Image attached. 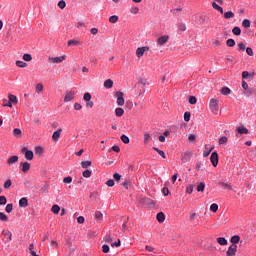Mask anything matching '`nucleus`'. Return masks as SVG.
I'll use <instances>...</instances> for the list:
<instances>
[{
	"instance_id": "c756f323",
	"label": "nucleus",
	"mask_w": 256,
	"mask_h": 256,
	"mask_svg": "<svg viewBox=\"0 0 256 256\" xmlns=\"http://www.w3.org/2000/svg\"><path fill=\"white\" fill-rule=\"evenodd\" d=\"M242 26H243L245 29H249V27H251V21H250L249 19L243 20Z\"/></svg>"
},
{
	"instance_id": "13d9d810",
	"label": "nucleus",
	"mask_w": 256,
	"mask_h": 256,
	"mask_svg": "<svg viewBox=\"0 0 256 256\" xmlns=\"http://www.w3.org/2000/svg\"><path fill=\"white\" fill-rule=\"evenodd\" d=\"M253 75H251L248 71H243L242 72V79H247V77H252Z\"/></svg>"
},
{
	"instance_id": "20e7f679",
	"label": "nucleus",
	"mask_w": 256,
	"mask_h": 256,
	"mask_svg": "<svg viewBox=\"0 0 256 256\" xmlns=\"http://www.w3.org/2000/svg\"><path fill=\"white\" fill-rule=\"evenodd\" d=\"M210 161L213 167H217V165H219V154H217V152H212L210 156Z\"/></svg>"
},
{
	"instance_id": "338daca9",
	"label": "nucleus",
	"mask_w": 256,
	"mask_h": 256,
	"mask_svg": "<svg viewBox=\"0 0 256 256\" xmlns=\"http://www.w3.org/2000/svg\"><path fill=\"white\" fill-rule=\"evenodd\" d=\"M102 251H103V253H109V245L104 244V245L102 246Z\"/></svg>"
},
{
	"instance_id": "2f4dec72",
	"label": "nucleus",
	"mask_w": 256,
	"mask_h": 256,
	"mask_svg": "<svg viewBox=\"0 0 256 256\" xmlns=\"http://www.w3.org/2000/svg\"><path fill=\"white\" fill-rule=\"evenodd\" d=\"M221 93L222 95H231V89H229V87H223Z\"/></svg>"
},
{
	"instance_id": "4be33fe9",
	"label": "nucleus",
	"mask_w": 256,
	"mask_h": 256,
	"mask_svg": "<svg viewBox=\"0 0 256 256\" xmlns=\"http://www.w3.org/2000/svg\"><path fill=\"white\" fill-rule=\"evenodd\" d=\"M240 240H241V237H239V235H234L230 239L232 245H237V243H239Z\"/></svg>"
},
{
	"instance_id": "cd10ccee",
	"label": "nucleus",
	"mask_w": 256,
	"mask_h": 256,
	"mask_svg": "<svg viewBox=\"0 0 256 256\" xmlns=\"http://www.w3.org/2000/svg\"><path fill=\"white\" fill-rule=\"evenodd\" d=\"M197 191L198 193H203V191H205V182H201L200 184H198Z\"/></svg>"
},
{
	"instance_id": "393cba45",
	"label": "nucleus",
	"mask_w": 256,
	"mask_h": 256,
	"mask_svg": "<svg viewBox=\"0 0 256 256\" xmlns=\"http://www.w3.org/2000/svg\"><path fill=\"white\" fill-rule=\"evenodd\" d=\"M80 165H81L82 169H87L88 167H91L92 162L89 161V160H87V161H82Z\"/></svg>"
},
{
	"instance_id": "4c0bfd02",
	"label": "nucleus",
	"mask_w": 256,
	"mask_h": 256,
	"mask_svg": "<svg viewBox=\"0 0 256 256\" xmlns=\"http://www.w3.org/2000/svg\"><path fill=\"white\" fill-rule=\"evenodd\" d=\"M228 139L226 136H222L221 138H219L218 143L219 145H225V143H227Z\"/></svg>"
},
{
	"instance_id": "7ed1b4c3",
	"label": "nucleus",
	"mask_w": 256,
	"mask_h": 256,
	"mask_svg": "<svg viewBox=\"0 0 256 256\" xmlns=\"http://www.w3.org/2000/svg\"><path fill=\"white\" fill-rule=\"evenodd\" d=\"M115 97L117 99V105L123 107V105H125V98H123V92H116Z\"/></svg>"
},
{
	"instance_id": "603ef678",
	"label": "nucleus",
	"mask_w": 256,
	"mask_h": 256,
	"mask_svg": "<svg viewBox=\"0 0 256 256\" xmlns=\"http://www.w3.org/2000/svg\"><path fill=\"white\" fill-rule=\"evenodd\" d=\"M106 185L108 187H114L115 186V180L114 179L107 180Z\"/></svg>"
},
{
	"instance_id": "c85d7f7f",
	"label": "nucleus",
	"mask_w": 256,
	"mask_h": 256,
	"mask_svg": "<svg viewBox=\"0 0 256 256\" xmlns=\"http://www.w3.org/2000/svg\"><path fill=\"white\" fill-rule=\"evenodd\" d=\"M51 211L54 215H57L59 214V211H61V207H59V205H53Z\"/></svg>"
},
{
	"instance_id": "7c9ffc66",
	"label": "nucleus",
	"mask_w": 256,
	"mask_h": 256,
	"mask_svg": "<svg viewBox=\"0 0 256 256\" xmlns=\"http://www.w3.org/2000/svg\"><path fill=\"white\" fill-rule=\"evenodd\" d=\"M232 33H233V35H236V36L241 35V28H239L238 26H235V27L232 29Z\"/></svg>"
},
{
	"instance_id": "49530a36",
	"label": "nucleus",
	"mask_w": 256,
	"mask_h": 256,
	"mask_svg": "<svg viewBox=\"0 0 256 256\" xmlns=\"http://www.w3.org/2000/svg\"><path fill=\"white\" fill-rule=\"evenodd\" d=\"M184 121L188 123V121H191V113L190 112H185L184 113Z\"/></svg>"
},
{
	"instance_id": "69168bd1",
	"label": "nucleus",
	"mask_w": 256,
	"mask_h": 256,
	"mask_svg": "<svg viewBox=\"0 0 256 256\" xmlns=\"http://www.w3.org/2000/svg\"><path fill=\"white\" fill-rule=\"evenodd\" d=\"M246 53L247 55H249L250 57H253V49L251 47H247L246 48Z\"/></svg>"
},
{
	"instance_id": "4d7b16f0",
	"label": "nucleus",
	"mask_w": 256,
	"mask_h": 256,
	"mask_svg": "<svg viewBox=\"0 0 256 256\" xmlns=\"http://www.w3.org/2000/svg\"><path fill=\"white\" fill-rule=\"evenodd\" d=\"M0 205H7V198L5 196H0Z\"/></svg>"
},
{
	"instance_id": "864d4df0",
	"label": "nucleus",
	"mask_w": 256,
	"mask_h": 256,
	"mask_svg": "<svg viewBox=\"0 0 256 256\" xmlns=\"http://www.w3.org/2000/svg\"><path fill=\"white\" fill-rule=\"evenodd\" d=\"M5 211L6 213H11V211H13V204H7Z\"/></svg>"
},
{
	"instance_id": "5701e85b",
	"label": "nucleus",
	"mask_w": 256,
	"mask_h": 256,
	"mask_svg": "<svg viewBox=\"0 0 256 256\" xmlns=\"http://www.w3.org/2000/svg\"><path fill=\"white\" fill-rule=\"evenodd\" d=\"M224 19H233L235 17V13L233 11H227L223 15Z\"/></svg>"
},
{
	"instance_id": "c03bdc74",
	"label": "nucleus",
	"mask_w": 256,
	"mask_h": 256,
	"mask_svg": "<svg viewBox=\"0 0 256 256\" xmlns=\"http://www.w3.org/2000/svg\"><path fill=\"white\" fill-rule=\"evenodd\" d=\"M149 139H151V134L145 133L144 134V144L147 145L149 143Z\"/></svg>"
},
{
	"instance_id": "e433bc0d",
	"label": "nucleus",
	"mask_w": 256,
	"mask_h": 256,
	"mask_svg": "<svg viewBox=\"0 0 256 256\" xmlns=\"http://www.w3.org/2000/svg\"><path fill=\"white\" fill-rule=\"evenodd\" d=\"M119 21V16L113 15L109 18V23H117Z\"/></svg>"
},
{
	"instance_id": "72a5a7b5",
	"label": "nucleus",
	"mask_w": 256,
	"mask_h": 256,
	"mask_svg": "<svg viewBox=\"0 0 256 256\" xmlns=\"http://www.w3.org/2000/svg\"><path fill=\"white\" fill-rule=\"evenodd\" d=\"M16 65H17V67H20L22 69L27 67V63L24 61H21V60L16 61Z\"/></svg>"
},
{
	"instance_id": "1a4fd4ad",
	"label": "nucleus",
	"mask_w": 256,
	"mask_h": 256,
	"mask_svg": "<svg viewBox=\"0 0 256 256\" xmlns=\"http://www.w3.org/2000/svg\"><path fill=\"white\" fill-rule=\"evenodd\" d=\"M61 133H63V129H61V128H59L57 131L53 132L52 141H55V143H57V141H59V139L61 138Z\"/></svg>"
},
{
	"instance_id": "412c9836",
	"label": "nucleus",
	"mask_w": 256,
	"mask_h": 256,
	"mask_svg": "<svg viewBox=\"0 0 256 256\" xmlns=\"http://www.w3.org/2000/svg\"><path fill=\"white\" fill-rule=\"evenodd\" d=\"M212 7H213V9H216V11H219V13H221V15H223V7H221V6H219L218 4H217V2H213L212 3Z\"/></svg>"
},
{
	"instance_id": "6e6d98bb",
	"label": "nucleus",
	"mask_w": 256,
	"mask_h": 256,
	"mask_svg": "<svg viewBox=\"0 0 256 256\" xmlns=\"http://www.w3.org/2000/svg\"><path fill=\"white\" fill-rule=\"evenodd\" d=\"M36 155H41L43 153V148L41 146H37L35 148Z\"/></svg>"
},
{
	"instance_id": "f3484780",
	"label": "nucleus",
	"mask_w": 256,
	"mask_h": 256,
	"mask_svg": "<svg viewBox=\"0 0 256 256\" xmlns=\"http://www.w3.org/2000/svg\"><path fill=\"white\" fill-rule=\"evenodd\" d=\"M24 156H25V159H27V161H33V157H34L33 151L31 150L26 151Z\"/></svg>"
},
{
	"instance_id": "a19ab883",
	"label": "nucleus",
	"mask_w": 256,
	"mask_h": 256,
	"mask_svg": "<svg viewBox=\"0 0 256 256\" xmlns=\"http://www.w3.org/2000/svg\"><path fill=\"white\" fill-rule=\"evenodd\" d=\"M255 93H256V91H255V89H253V88H247V89H246V94H247L249 97H251V95H255Z\"/></svg>"
},
{
	"instance_id": "3c124183",
	"label": "nucleus",
	"mask_w": 256,
	"mask_h": 256,
	"mask_svg": "<svg viewBox=\"0 0 256 256\" xmlns=\"http://www.w3.org/2000/svg\"><path fill=\"white\" fill-rule=\"evenodd\" d=\"M189 103L190 105H195V103H197V98L195 96H190Z\"/></svg>"
},
{
	"instance_id": "dca6fc26",
	"label": "nucleus",
	"mask_w": 256,
	"mask_h": 256,
	"mask_svg": "<svg viewBox=\"0 0 256 256\" xmlns=\"http://www.w3.org/2000/svg\"><path fill=\"white\" fill-rule=\"evenodd\" d=\"M29 205V201L27 198L23 197L19 200V207H27Z\"/></svg>"
},
{
	"instance_id": "39448f33",
	"label": "nucleus",
	"mask_w": 256,
	"mask_h": 256,
	"mask_svg": "<svg viewBox=\"0 0 256 256\" xmlns=\"http://www.w3.org/2000/svg\"><path fill=\"white\" fill-rule=\"evenodd\" d=\"M227 256L237 255V244H231L226 252Z\"/></svg>"
},
{
	"instance_id": "6ab92c4d",
	"label": "nucleus",
	"mask_w": 256,
	"mask_h": 256,
	"mask_svg": "<svg viewBox=\"0 0 256 256\" xmlns=\"http://www.w3.org/2000/svg\"><path fill=\"white\" fill-rule=\"evenodd\" d=\"M237 132L240 135H247L249 133V129L245 128V127H238L237 128Z\"/></svg>"
},
{
	"instance_id": "052dcab7",
	"label": "nucleus",
	"mask_w": 256,
	"mask_h": 256,
	"mask_svg": "<svg viewBox=\"0 0 256 256\" xmlns=\"http://www.w3.org/2000/svg\"><path fill=\"white\" fill-rule=\"evenodd\" d=\"M130 13H133V15H137V13H139V7H132L130 9Z\"/></svg>"
},
{
	"instance_id": "a211bd4d",
	"label": "nucleus",
	"mask_w": 256,
	"mask_h": 256,
	"mask_svg": "<svg viewBox=\"0 0 256 256\" xmlns=\"http://www.w3.org/2000/svg\"><path fill=\"white\" fill-rule=\"evenodd\" d=\"M156 219H157L158 223H163V221H165V214L163 212H159L156 215Z\"/></svg>"
},
{
	"instance_id": "a18cd8bd",
	"label": "nucleus",
	"mask_w": 256,
	"mask_h": 256,
	"mask_svg": "<svg viewBox=\"0 0 256 256\" xmlns=\"http://www.w3.org/2000/svg\"><path fill=\"white\" fill-rule=\"evenodd\" d=\"M213 149H215V147H212L209 150H204L203 157H209V155H211V151H213Z\"/></svg>"
},
{
	"instance_id": "f8f14e48",
	"label": "nucleus",
	"mask_w": 256,
	"mask_h": 256,
	"mask_svg": "<svg viewBox=\"0 0 256 256\" xmlns=\"http://www.w3.org/2000/svg\"><path fill=\"white\" fill-rule=\"evenodd\" d=\"M20 166L22 167L23 173H27V171H29V169H31V163H29V162H21Z\"/></svg>"
},
{
	"instance_id": "0eeeda50",
	"label": "nucleus",
	"mask_w": 256,
	"mask_h": 256,
	"mask_svg": "<svg viewBox=\"0 0 256 256\" xmlns=\"http://www.w3.org/2000/svg\"><path fill=\"white\" fill-rule=\"evenodd\" d=\"M19 162V156L17 155H14V156H11L7 159L6 161V165H8L9 167H11V165H15V163H18Z\"/></svg>"
},
{
	"instance_id": "9b49d317",
	"label": "nucleus",
	"mask_w": 256,
	"mask_h": 256,
	"mask_svg": "<svg viewBox=\"0 0 256 256\" xmlns=\"http://www.w3.org/2000/svg\"><path fill=\"white\" fill-rule=\"evenodd\" d=\"M169 41V35H164L158 38L157 43L158 45H165Z\"/></svg>"
},
{
	"instance_id": "774afa93",
	"label": "nucleus",
	"mask_w": 256,
	"mask_h": 256,
	"mask_svg": "<svg viewBox=\"0 0 256 256\" xmlns=\"http://www.w3.org/2000/svg\"><path fill=\"white\" fill-rule=\"evenodd\" d=\"M186 193H188L189 195H191V193H193V185L187 186Z\"/></svg>"
},
{
	"instance_id": "6e6552de",
	"label": "nucleus",
	"mask_w": 256,
	"mask_h": 256,
	"mask_svg": "<svg viewBox=\"0 0 256 256\" xmlns=\"http://www.w3.org/2000/svg\"><path fill=\"white\" fill-rule=\"evenodd\" d=\"M75 99V92L68 91L64 97V102L69 103V101H73Z\"/></svg>"
},
{
	"instance_id": "473e14b6",
	"label": "nucleus",
	"mask_w": 256,
	"mask_h": 256,
	"mask_svg": "<svg viewBox=\"0 0 256 256\" xmlns=\"http://www.w3.org/2000/svg\"><path fill=\"white\" fill-rule=\"evenodd\" d=\"M210 211H212L213 213H217V211H219V205L215 203L211 204Z\"/></svg>"
},
{
	"instance_id": "e2e57ef3",
	"label": "nucleus",
	"mask_w": 256,
	"mask_h": 256,
	"mask_svg": "<svg viewBox=\"0 0 256 256\" xmlns=\"http://www.w3.org/2000/svg\"><path fill=\"white\" fill-rule=\"evenodd\" d=\"M11 185H12L11 180H7V181L4 183V189H9V188H11Z\"/></svg>"
},
{
	"instance_id": "423d86ee",
	"label": "nucleus",
	"mask_w": 256,
	"mask_h": 256,
	"mask_svg": "<svg viewBox=\"0 0 256 256\" xmlns=\"http://www.w3.org/2000/svg\"><path fill=\"white\" fill-rule=\"evenodd\" d=\"M66 57L65 55L60 56V57H49L48 61L49 63H63L65 61Z\"/></svg>"
},
{
	"instance_id": "37998d69",
	"label": "nucleus",
	"mask_w": 256,
	"mask_h": 256,
	"mask_svg": "<svg viewBox=\"0 0 256 256\" xmlns=\"http://www.w3.org/2000/svg\"><path fill=\"white\" fill-rule=\"evenodd\" d=\"M73 182V178L71 176H67L63 179V183H66L67 185H69V183Z\"/></svg>"
},
{
	"instance_id": "58836bf2",
	"label": "nucleus",
	"mask_w": 256,
	"mask_h": 256,
	"mask_svg": "<svg viewBox=\"0 0 256 256\" xmlns=\"http://www.w3.org/2000/svg\"><path fill=\"white\" fill-rule=\"evenodd\" d=\"M226 45L228 46V47H235V40L234 39H228L227 41H226Z\"/></svg>"
},
{
	"instance_id": "8fccbe9b",
	"label": "nucleus",
	"mask_w": 256,
	"mask_h": 256,
	"mask_svg": "<svg viewBox=\"0 0 256 256\" xmlns=\"http://www.w3.org/2000/svg\"><path fill=\"white\" fill-rule=\"evenodd\" d=\"M121 141L125 143V145L129 144V137H127L125 134L121 136Z\"/></svg>"
},
{
	"instance_id": "5fc2aeb1",
	"label": "nucleus",
	"mask_w": 256,
	"mask_h": 256,
	"mask_svg": "<svg viewBox=\"0 0 256 256\" xmlns=\"http://www.w3.org/2000/svg\"><path fill=\"white\" fill-rule=\"evenodd\" d=\"M41 91H43V84L38 83L36 85V93H41Z\"/></svg>"
},
{
	"instance_id": "ea45409f",
	"label": "nucleus",
	"mask_w": 256,
	"mask_h": 256,
	"mask_svg": "<svg viewBox=\"0 0 256 256\" xmlns=\"http://www.w3.org/2000/svg\"><path fill=\"white\" fill-rule=\"evenodd\" d=\"M91 175H92L91 170H85V171L82 173V176L85 177L86 179H89V177H91Z\"/></svg>"
},
{
	"instance_id": "c9c22d12",
	"label": "nucleus",
	"mask_w": 256,
	"mask_h": 256,
	"mask_svg": "<svg viewBox=\"0 0 256 256\" xmlns=\"http://www.w3.org/2000/svg\"><path fill=\"white\" fill-rule=\"evenodd\" d=\"M217 243H219V245H227V239L219 237L217 238Z\"/></svg>"
},
{
	"instance_id": "4468645a",
	"label": "nucleus",
	"mask_w": 256,
	"mask_h": 256,
	"mask_svg": "<svg viewBox=\"0 0 256 256\" xmlns=\"http://www.w3.org/2000/svg\"><path fill=\"white\" fill-rule=\"evenodd\" d=\"M94 217L97 223H101V221H103V213H101V211H96Z\"/></svg>"
},
{
	"instance_id": "f257e3e1",
	"label": "nucleus",
	"mask_w": 256,
	"mask_h": 256,
	"mask_svg": "<svg viewBox=\"0 0 256 256\" xmlns=\"http://www.w3.org/2000/svg\"><path fill=\"white\" fill-rule=\"evenodd\" d=\"M8 99V104H3V107H13V105H17V103H19V99H17V96L13 94H9Z\"/></svg>"
},
{
	"instance_id": "09e8293b",
	"label": "nucleus",
	"mask_w": 256,
	"mask_h": 256,
	"mask_svg": "<svg viewBox=\"0 0 256 256\" xmlns=\"http://www.w3.org/2000/svg\"><path fill=\"white\" fill-rule=\"evenodd\" d=\"M0 221H9V218L7 217V215H5V213L0 212Z\"/></svg>"
},
{
	"instance_id": "a878e982",
	"label": "nucleus",
	"mask_w": 256,
	"mask_h": 256,
	"mask_svg": "<svg viewBox=\"0 0 256 256\" xmlns=\"http://www.w3.org/2000/svg\"><path fill=\"white\" fill-rule=\"evenodd\" d=\"M123 113H125V110H123V108H116L115 109L116 117H123Z\"/></svg>"
},
{
	"instance_id": "bb28decb",
	"label": "nucleus",
	"mask_w": 256,
	"mask_h": 256,
	"mask_svg": "<svg viewBox=\"0 0 256 256\" xmlns=\"http://www.w3.org/2000/svg\"><path fill=\"white\" fill-rule=\"evenodd\" d=\"M77 45H81V43L79 42V40H69L68 41V47H75Z\"/></svg>"
},
{
	"instance_id": "de8ad7c7",
	"label": "nucleus",
	"mask_w": 256,
	"mask_h": 256,
	"mask_svg": "<svg viewBox=\"0 0 256 256\" xmlns=\"http://www.w3.org/2000/svg\"><path fill=\"white\" fill-rule=\"evenodd\" d=\"M83 99L84 101H87V102L91 101V93L86 92L83 96Z\"/></svg>"
},
{
	"instance_id": "aec40b11",
	"label": "nucleus",
	"mask_w": 256,
	"mask_h": 256,
	"mask_svg": "<svg viewBox=\"0 0 256 256\" xmlns=\"http://www.w3.org/2000/svg\"><path fill=\"white\" fill-rule=\"evenodd\" d=\"M105 89H111L113 87V80L107 79L104 81Z\"/></svg>"
},
{
	"instance_id": "bf43d9fd",
	"label": "nucleus",
	"mask_w": 256,
	"mask_h": 256,
	"mask_svg": "<svg viewBox=\"0 0 256 256\" xmlns=\"http://www.w3.org/2000/svg\"><path fill=\"white\" fill-rule=\"evenodd\" d=\"M23 59L24 61H31L33 57L31 56V54H24Z\"/></svg>"
},
{
	"instance_id": "f704fd0d",
	"label": "nucleus",
	"mask_w": 256,
	"mask_h": 256,
	"mask_svg": "<svg viewBox=\"0 0 256 256\" xmlns=\"http://www.w3.org/2000/svg\"><path fill=\"white\" fill-rule=\"evenodd\" d=\"M167 185H169V182L165 183V187L162 189V193L165 197L169 195V188L167 187Z\"/></svg>"
},
{
	"instance_id": "f03ea898",
	"label": "nucleus",
	"mask_w": 256,
	"mask_h": 256,
	"mask_svg": "<svg viewBox=\"0 0 256 256\" xmlns=\"http://www.w3.org/2000/svg\"><path fill=\"white\" fill-rule=\"evenodd\" d=\"M210 109L214 115L219 113V101L217 99H211L210 101Z\"/></svg>"
},
{
	"instance_id": "b1692460",
	"label": "nucleus",
	"mask_w": 256,
	"mask_h": 256,
	"mask_svg": "<svg viewBox=\"0 0 256 256\" xmlns=\"http://www.w3.org/2000/svg\"><path fill=\"white\" fill-rule=\"evenodd\" d=\"M154 151H156V153H158V155H160V157H162L163 159H166L167 156L165 155V152L163 150H160L157 147H153Z\"/></svg>"
},
{
	"instance_id": "9d476101",
	"label": "nucleus",
	"mask_w": 256,
	"mask_h": 256,
	"mask_svg": "<svg viewBox=\"0 0 256 256\" xmlns=\"http://www.w3.org/2000/svg\"><path fill=\"white\" fill-rule=\"evenodd\" d=\"M145 51H149V47H140L136 50L137 57H143L145 55Z\"/></svg>"
},
{
	"instance_id": "79ce46f5",
	"label": "nucleus",
	"mask_w": 256,
	"mask_h": 256,
	"mask_svg": "<svg viewBox=\"0 0 256 256\" xmlns=\"http://www.w3.org/2000/svg\"><path fill=\"white\" fill-rule=\"evenodd\" d=\"M4 237H7L8 241H11V237H13V234L11 233V231H6L3 232Z\"/></svg>"
},
{
	"instance_id": "0e129e2a",
	"label": "nucleus",
	"mask_w": 256,
	"mask_h": 256,
	"mask_svg": "<svg viewBox=\"0 0 256 256\" xmlns=\"http://www.w3.org/2000/svg\"><path fill=\"white\" fill-rule=\"evenodd\" d=\"M58 7L60 9H65V7H66L65 1L64 0L59 1L58 2Z\"/></svg>"
},
{
	"instance_id": "680f3d73",
	"label": "nucleus",
	"mask_w": 256,
	"mask_h": 256,
	"mask_svg": "<svg viewBox=\"0 0 256 256\" xmlns=\"http://www.w3.org/2000/svg\"><path fill=\"white\" fill-rule=\"evenodd\" d=\"M238 51H245V44L243 42L238 43Z\"/></svg>"
},
{
	"instance_id": "2eb2a0df",
	"label": "nucleus",
	"mask_w": 256,
	"mask_h": 256,
	"mask_svg": "<svg viewBox=\"0 0 256 256\" xmlns=\"http://www.w3.org/2000/svg\"><path fill=\"white\" fill-rule=\"evenodd\" d=\"M13 135L14 137H16L17 139H21L22 135H23V132L21 131V129L19 128H15L13 130Z\"/></svg>"
},
{
	"instance_id": "ddd939ff",
	"label": "nucleus",
	"mask_w": 256,
	"mask_h": 256,
	"mask_svg": "<svg viewBox=\"0 0 256 256\" xmlns=\"http://www.w3.org/2000/svg\"><path fill=\"white\" fill-rule=\"evenodd\" d=\"M218 185L222 187V189H226L227 191H233V186L227 182H219Z\"/></svg>"
}]
</instances>
